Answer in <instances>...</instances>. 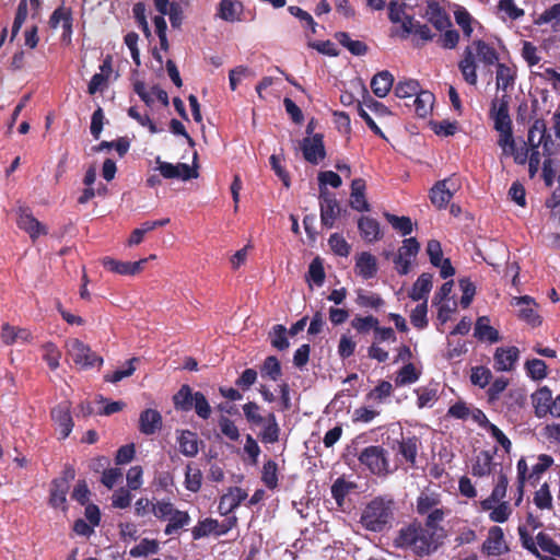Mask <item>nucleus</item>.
Masks as SVG:
<instances>
[{"label": "nucleus", "mask_w": 560, "mask_h": 560, "mask_svg": "<svg viewBox=\"0 0 560 560\" xmlns=\"http://www.w3.org/2000/svg\"><path fill=\"white\" fill-rule=\"evenodd\" d=\"M336 40L347 48L353 56H364L368 52V45L362 40L351 39L348 33L338 32L335 34Z\"/></svg>", "instance_id": "41"}, {"label": "nucleus", "mask_w": 560, "mask_h": 560, "mask_svg": "<svg viewBox=\"0 0 560 560\" xmlns=\"http://www.w3.org/2000/svg\"><path fill=\"white\" fill-rule=\"evenodd\" d=\"M491 378L492 373L488 368L479 365L471 369L470 381L474 385L485 388Z\"/></svg>", "instance_id": "61"}, {"label": "nucleus", "mask_w": 560, "mask_h": 560, "mask_svg": "<svg viewBox=\"0 0 560 560\" xmlns=\"http://www.w3.org/2000/svg\"><path fill=\"white\" fill-rule=\"evenodd\" d=\"M536 541L542 551L560 558V546L548 534L539 532Z\"/></svg>", "instance_id": "60"}, {"label": "nucleus", "mask_w": 560, "mask_h": 560, "mask_svg": "<svg viewBox=\"0 0 560 560\" xmlns=\"http://www.w3.org/2000/svg\"><path fill=\"white\" fill-rule=\"evenodd\" d=\"M515 72L512 68L505 63L498 62L497 65V86L503 91H506L514 84Z\"/></svg>", "instance_id": "54"}, {"label": "nucleus", "mask_w": 560, "mask_h": 560, "mask_svg": "<svg viewBox=\"0 0 560 560\" xmlns=\"http://www.w3.org/2000/svg\"><path fill=\"white\" fill-rule=\"evenodd\" d=\"M440 494L435 492H421L417 499V512L421 515L436 509L440 504Z\"/></svg>", "instance_id": "48"}, {"label": "nucleus", "mask_w": 560, "mask_h": 560, "mask_svg": "<svg viewBox=\"0 0 560 560\" xmlns=\"http://www.w3.org/2000/svg\"><path fill=\"white\" fill-rule=\"evenodd\" d=\"M454 18L457 25L462 28L464 36L470 38L474 31L471 26L474 21L471 14L465 8H458L454 12Z\"/></svg>", "instance_id": "58"}, {"label": "nucleus", "mask_w": 560, "mask_h": 560, "mask_svg": "<svg viewBox=\"0 0 560 560\" xmlns=\"http://www.w3.org/2000/svg\"><path fill=\"white\" fill-rule=\"evenodd\" d=\"M50 416L56 425V430L60 433V438L62 440L68 438L74 425L69 402L63 401L58 404L51 409Z\"/></svg>", "instance_id": "11"}, {"label": "nucleus", "mask_w": 560, "mask_h": 560, "mask_svg": "<svg viewBox=\"0 0 560 560\" xmlns=\"http://www.w3.org/2000/svg\"><path fill=\"white\" fill-rule=\"evenodd\" d=\"M49 26L51 28H57L59 24H62V39L63 40H70L72 36V24H73V16H72V10L71 8L66 7L63 3L58 7L50 15L49 18Z\"/></svg>", "instance_id": "17"}, {"label": "nucleus", "mask_w": 560, "mask_h": 560, "mask_svg": "<svg viewBox=\"0 0 560 560\" xmlns=\"http://www.w3.org/2000/svg\"><path fill=\"white\" fill-rule=\"evenodd\" d=\"M394 510L395 502L393 499L376 497L363 509L360 523L370 532L381 533L387 527H390L394 521Z\"/></svg>", "instance_id": "2"}, {"label": "nucleus", "mask_w": 560, "mask_h": 560, "mask_svg": "<svg viewBox=\"0 0 560 560\" xmlns=\"http://www.w3.org/2000/svg\"><path fill=\"white\" fill-rule=\"evenodd\" d=\"M0 337L4 345L10 346L13 345L18 339L28 341L31 338V332L27 329L18 328L11 326L9 323H4L1 326Z\"/></svg>", "instance_id": "38"}, {"label": "nucleus", "mask_w": 560, "mask_h": 560, "mask_svg": "<svg viewBox=\"0 0 560 560\" xmlns=\"http://www.w3.org/2000/svg\"><path fill=\"white\" fill-rule=\"evenodd\" d=\"M434 100L435 97L432 92L420 90L412 98L416 114L421 118H425L432 112Z\"/></svg>", "instance_id": "35"}, {"label": "nucleus", "mask_w": 560, "mask_h": 560, "mask_svg": "<svg viewBox=\"0 0 560 560\" xmlns=\"http://www.w3.org/2000/svg\"><path fill=\"white\" fill-rule=\"evenodd\" d=\"M532 404L536 417L544 418L548 413L551 415L552 392L547 386L539 387L532 394Z\"/></svg>", "instance_id": "22"}, {"label": "nucleus", "mask_w": 560, "mask_h": 560, "mask_svg": "<svg viewBox=\"0 0 560 560\" xmlns=\"http://www.w3.org/2000/svg\"><path fill=\"white\" fill-rule=\"evenodd\" d=\"M101 262L102 266L110 272L122 276H136L144 269L148 259H140L138 261H120L106 256L102 258Z\"/></svg>", "instance_id": "12"}, {"label": "nucleus", "mask_w": 560, "mask_h": 560, "mask_svg": "<svg viewBox=\"0 0 560 560\" xmlns=\"http://www.w3.org/2000/svg\"><path fill=\"white\" fill-rule=\"evenodd\" d=\"M247 498V492L238 487L230 488L229 492L220 499L218 510L221 515L233 512Z\"/></svg>", "instance_id": "21"}, {"label": "nucleus", "mask_w": 560, "mask_h": 560, "mask_svg": "<svg viewBox=\"0 0 560 560\" xmlns=\"http://www.w3.org/2000/svg\"><path fill=\"white\" fill-rule=\"evenodd\" d=\"M162 427V416L155 410L148 408L140 413L139 431L145 435H152Z\"/></svg>", "instance_id": "25"}, {"label": "nucleus", "mask_w": 560, "mask_h": 560, "mask_svg": "<svg viewBox=\"0 0 560 560\" xmlns=\"http://www.w3.org/2000/svg\"><path fill=\"white\" fill-rule=\"evenodd\" d=\"M524 368L526 374L534 381H540L547 376V364L540 359L527 360Z\"/></svg>", "instance_id": "55"}, {"label": "nucleus", "mask_w": 560, "mask_h": 560, "mask_svg": "<svg viewBox=\"0 0 560 560\" xmlns=\"http://www.w3.org/2000/svg\"><path fill=\"white\" fill-rule=\"evenodd\" d=\"M180 453L187 457H194L198 454V439L195 432L185 430L178 438Z\"/></svg>", "instance_id": "42"}, {"label": "nucleus", "mask_w": 560, "mask_h": 560, "mask_svg": "<svg viewBox=\"0 0 560 560\" xmlns=\"http://www.w3.org/2000/svg\"><path fill=\"white\" fill-rule=\"evenodd\" d=\"M261 481L269 490H275L278 487V464L273 459H268L264 464Z\"/></svg>", "instance_id": "49"}, {"label": "nucleus", "mask_w": 560, "mask_h": 560, "mask_svg": "<svg viewBox=\"0 0 560 560\" xmlns=\"http://www.w3.org/2000/svg\"><path fill=\"white\" fill-rule=\"evenodd\" d=\"M520 359V350L517 347H499L493 355V368L499 372H510L514 370Z\"/></svg>", "instance_id": "14"}, {"label": "nucleus", "mask_w": 560, "mask_h": 560, "mask_svg": "<svg viewBox=\"0 0 560 560\" xmlns=\"http://www.w3.org/2000/svg\"><path fill=\"white\" fill-rule=\"evenodd\" d=\"M419 250L420 244L416 237H409L402 241L398 254L394 257L396 270L400 276H405L410 271V259L415 258Z\"/></svg>", "instance_id": "9"}, {"label": "nucleus", "mask_w": 560, "mask_h": 560, "mask_svg": "<svg viewBox=\"0 0 560 560\" xmlns=\"http://www.w3.org/2000/svg\"><path fill=\"white\" fill-rule=\"evenodd\" d=\"M68 352L73 362L82 369L101 366L103 358L97 355L91 348L79 339H72L68 342Z\"/></svg>", "instance_id": "5"}, {"label": "nucleus", "mask_w": 560, "mask_h": 560, "mask_svg": "<svg viewBox=\"0 0 560 560\" xmlns=\"http://www.w3.org/2000/svg\"><path fill=\"white\" fill-rule=\"evenodd\" d=\"M301 150L306 162L317 165L326 158L324 136L315 133L312 137L304 138L301 142Z\"/></svg>", "instance_id": "10"}, {"label": "nucleus", "mask_w": 560, "mask_h": 560, "mask_svg": "<svg viewBox=\"0 0 560 560\" xmlns=\"http://www.w3.org/2000/svg\"><path fill=\"white\" fill-rule=\"evenodd\" d=\"M173 404L177 411L188 412L194 409L196 415L203 420L211 416V407L206 396L201 392H192L188 384L182 385L174 394Z\"/></svg>", "instance_id": "3"}, {"label": "nucleus", "mask_w": 560, "mask_h": 560, "mask_svg": "<svg viewBox=\"0 0 560 560\" xmlns=\"http://www.w3.org/2000/svg\"><path fill=\"white\" fill-rule=\"evenodd\" d=\"M358 459L373 475L386 476L389 472L388 452L381 445L364 447Z\"/></svg>", "instance_id": "4"}, {"label": "nucleus", "mask_w": 560, "mask_h": 560, "mask_svg": "<svg viewBox=\"0 0 560 560\" xmlns=\"http://www.w3.org/2000/svg\"><path fill=\"white\" fill-rule=\"evenodd\" d=\"M528 145L534 149L542 147V154L550 158L555 153V142L548 133L544 119H536L528 130Z\"/></svg>", "instance_id": "6"}, {"label": "nucleus", "mask_w": 560, "mask_h": 560, "mask_svg": "<svg viewBox=\"0 0 560 560\" xmlns=\"http://www.w3.org/2000/svg\"><path fill=\"white\" fill-rule=\"evenodd\" d=\"M18 226L25 231L35 241L39 235L47 234V229L33 215L30 209L20 208L16 220Z\"/></svg>", "instance_id": "16"}, {"label": "nucleus", "mask_w": 560, "mask_h": 560, "mask_svg": "<svg viewBox=\"0 0 560 560\" xmlns=\"http://www.w3.org/2000/svg\"><path fill=\"white\" fill-rule=\"evenodd\" d=\"M264 429L259 433L262 443L273 444L279 441L280 428L275 413L270 412L264 421Z\"/></svg>", "instance_id": "37"}, {"label": "nucleus", "mask_w": 560, "mask_h": 560, "mask_svg": "<svg viewBox=\"0 0 560 560\" xmlns=\"http://www.w3.org/2000/svg\"><path fill=\"white\" fill-rule=\"evenodd\" d=\"M474 336L479 341H488L495 343L501 340L499 331L490 325L488 316H480L477 318L474 328Z\"/></svg>", "instance_id": "26"}, {"label": "nucleus", "mask_w": 560, "mask_h": 560, "mask_svg": "<svg viewBox=\"0 0 560 560\" xmlns=\"http://www.w3.org/2000/svg\"><path fill=\"white\" fill-rule=\"evenodd\" d=\"M69 488L66 483L52 479L49 490V505L54 509L60 508L63 512H67V493Z\"/></svg>", "instance_id": "32"}, {"label": "nucleus", "mask_w": 560, "mask_h": 560, "mask_svg": "<svg viewBox=\"0 0 560 560\" xmlns=\"http://www.w3.org/2000/svg\"><path fill=\"white\" fill-rule=\"evenodd\" d=\"M360 235L368 243H374L383 237L377 220L371 217H361L358 221Z\"/></svg>", "instance_id": "28"}, {"label": "nucleus", "mask_w": 560, "mask_h": 560, "mask_svg": "<svg viewBox=\"0 0 560 560\" xmlns=\"http://www.w3.org/2000/svg\"><path fill=\"white\" fill-rule=\"evenodd\" d=\"M160 545L156 539L143 538L138 545L130 549V556L133 558L145 557L158 553Z\"/></svg>", "instance_id": "53"}, {"label": "nucleus", "mask_w": 560, "mask_h": 560, "mask_svg": "<svg viewBox=\"0 0 560 560\" xmlns=\"http://www.w3.org/2000/svg\"><path fill=\"white\" fill-rule=\"evenodd\" d=\"M328 244L336 255L341 257L349 256L351 247L342 235L338 233L331 234Z\"/></svg>", "instance_id": "64"}, {"label": "nucleus", "mask_w": 560, "mask_h": 560, "mask_svg": "<svg viewBox=\"0 0 560 560\" xmlns=\"http://www.w3.org/2000/svg\"><path fill=\"white\" fill-rule=\"evenodd\" d=\"M458 68L462 72L464 80L470 84H477V65L475 61V52L471 46H467L464 50L462 60L458 62Z\"/></svg>", "instance_id": "24"}, {"label": "nucleus", "mask_w": 560, "mask_h": 560, "mask_svg": "<svg viewBox=\"0 0 560 560\" xmlns=\"http://www.w3.org/2000/svg\"><path fill=\"white\" fill-rule=\"evenodd\" d=\"M191 522V518L186 511H180L175 509L173 514L168 517V523L166 524L164 528L165 535H174L178 534V532L184 528L185 526H188Z\"/></svg>", "instance_id": "39"}, {"label": "nucleus", "mask_w": 560, "mask_h": 560, "mask_svg": "<svg viewBox=\"0 0 560 560\" xmlns=\"http://www.w3.org/2000/svg\"><path fill=\"white\" fill-rule=\"evenodd\" d=\"M394 84V75L387 71L383 70L376 73L371 80V89L375 96L383 98L385 97Z\"/></svg>", "instance_id": "31"}, {"label": "nucleus", "mask_w": 560, "mask_h": 560, "mask_svg": "<svg viewBox=\"0 0 560 560\" xmlns=\"http://www.w3.org/2000/svg\"><path fill=\"white\" fill-rule=\"evenodd\" d=\"M421 90L417 80L399 81L395 86V95L402 100H412Z\"/></svg>", "instance_id": "51"}, {"label": "nucleus", "mask_w": 560, "mask_h": 560, "mask_svg": "<svg viewBox=\"0 0 560 560\" xmlns=\"http://www.w3.org/2000/svg\"><path fill=\"white\" fill-rule=\"evenodd\" d=\"M442 544L435 532L422 526L420 522H411L397 530L393 546L397 549L409 550L415 556H430Z\"/></svg>", "instance_id": "1"}, {"label": "nucleus", "mask_w": 560, "mask_h": 560, "mask_svg": "<svg viewBox=\"0 0 560 560\" xmlns=\"http://www.w3.org/2000/svg\"><path fill=\"white\" fill-rule=\"evenodd\" d=\"M415 392L418 396L417 406L420 409L431 406L438 399V389L435 387L423 386Z\"/></svg>", "instance_id": "59"}, {"label": "nucleus", "mask_w": 560, "mask_h": 560, "mask_svg": "<svg viewBox=\"0 0 560 560\" xmlns=\"http://www.w3.org/2000/svg\"><path fill=\"white\" fill-rule=\"evenodd\" d=\"M384 218L392 224L393 229L398 231L402 236L411 234L413 230L412 221L409 217H398L389 212L384 213Z\"/></svg>", "instance_id": "50"}, {"label": "nucleus", "mask_w": 560, "mask_h": 560, "mask_svg": "<svg viewBox=\"0 0 560 560\" xmlns=\"http://www.w3.org/2000/svg\"><path fill=\"white\" fill-rule=\"evenodd\" d=\"M459 288L463 292V295L460 298V305L463 308H467L470 306L474 296L476 294V287L470 281L469 278H462L458 280Z\"/></svg>", "instance_id": "63"}, {"label": "nucleus", "mask_w": 560, "mask_h": 560, "mask_svg": "<svg viewBox=\"0 0 560 560\" xmlns=\"http://www.w3.org/2000/svg\"><path fill=\"white\" fill-rule=\"evenodd\" d=\"M470 46L475 52V59L478 58L485 66H492L498 62L499 55L497 50L485 40H474Z\"/></svg>", "instance_id": "30"}, {"label": "nucleus", "mask_w": 560, "mask_h": 560, "mask_svg": "<svg viewBox=\"0 0 560 560\" xmlns=\"http://www.w3.org/2000/svg\"><path fill=\"white\" fill-rule=\"evenodd\" d=\"M288 335V329L283 325H275L269 332L271 346L279 351L287 350L290 346Z\"/></svg>", "instance_id": "47"}, {"label": "nucleus", "mask_w": 560, "mask_h": 560, "mask_svg": "<svg viewBox=\"0 0 560 560\" xmlns=\"http://www.w3.org/2000/svg\"><path fill=\"white\" fill-rule=\"evenodd\" d=\"M219 528V522L214 518H205L203 521H199L198 524L191 529V535L195 540H198L202 537L209 536L210 534H215Z\"/></svg>", "instance_id": "52"}, {"label": "nucleus", "mask_w": 560, "mask_h": 560, "mask_svg": "<svg viewBox=\"0 0 560 560\" xmlns=\"http://www.w3.org/2000/svg\"><path fill=\"white\" fill-rule=\"evenodd\" d=\"M509 550L504 541V534L501 527L492 526L489 529L488 538L482 544V551L488 556H501Z\"/></svg>", "instance_id": "19"}, {"label": "nucleus", "mask_w": 560, "mask_h": 560, "mask_svg": "<svg viewBox=\"0 0 560 560\" xmlns=\"http://www.w3.org/2000/svg\"><path fill=\"white\" fill-rule=\"evenodd\" d=\"M355 272L363 279L368 280L377 273V260L369 252H362L355 257Z\"/></svg>", "instance_id": "27"}, {"label": "nucleus", "mask_w": 560, "mask_h": 560, "mask_svg": "<svg viewBox=\"0 0 560 560\" xmlns=\"http://www.w3.org/2000/svg\"><path fill=\"white\" fill-rule=\"evenodd\" d=\"M493 456L489 451H481L471 467V474L476 477H485L491 474Z\"/></svg>", "instance_id": "40"}, {"label": "nucleus", "mask_w": 560, "mask_h": 560, "mask_svg": "<svg viewBox=\"0 0 560 560\" xmlns=\"http://www.w3.org/2000/svg\"><path fill=\"white\" fill-rule=\"evenodd\" d=\"M260 374L262 377H267L273 382H277L282 376V368L279 359L276 355L267 357L261 366Z\"/></svg>", "instance_id": "44"}, {"label": "nucleus", "mask_w": 560, "mask_h": 560, "mask_svg": "<svg viewBox=\"0 0 560 560\" xmlns=\"http://www.w3.org/2000/svg\"><path fill=\"white\" fill-rule=\"evenodd\" d=\"M514 304L520 307V319L526 322L532 327H538L541 325V316L537 313V304L532 296L523 295L514 298Z\"/></svg>", "instance_id": "15"}, {"label": "nucleus", "mask_w": 560, "mask_h": 560, "mask_svg": "<svg viewBox=\"0 0 560 560\" xmlns=\"http://www.w3.org/2000/svg\"><path fill=\"white\" fill-rule=\"evenodd\" d=\"M410 34H413V44L416 47L422 46L424 43L432 40L435 36L427 24H421L416 21L413 16L406 15L401 25L400 38L406 39Z\"/></svg>", "instance_id": "8"}, {"label": "nucleus", "mask_w": 560, "mask_h": 560, "mask_svg": "<svg viewBox=\"0 0 560 560\" xmlns=\"http://www.w3.org/2000/svg\"><path fill=\"white\" fill-rule=\"evenodd\" d=\"M533 502L539 510H552L553 498L551 494L550 486L548 482H544L539 489L534 492Z\"/></svg>", "instance_id": "46"}, {"label": "nucleus", "mask_w": 560, "mask_h": 560, "mask_svg": "<svg viewBox=\"0 0 560 560\" xmlns=\"http://www.w3.org/2000/svg\"><path fill=\"white\" fill-rule=\"evenodd\" d=\"M432 279L433 276L431 273H421L411 288L409 293L410 299L413 301L423 300V302H427L428 294L432 289Z\"/></svg>", "instance_id": "33"}, {"label": "nucleus", "mask_w": 560, "mask_h": 560, "mask_svg": "<svg viewBox=\"0 0 560 560\" xmlns=\"http://www.w3.org/2000/svg\"><path fill=\"white\" fill-rule=\"evenodd\" d=\"M243 10V4L238 0H221L219 3L218 15L228 22L237 20Z\"/></svg>", "instance_id": "43"}, {"label": "nucleus", "mask_w": 560, "mask_h": 560, "mask_svg": "<svg viewBox=\"0 0 560 560\" xmlns=\"http://www.w3.org/2000/svg\"><path fill=\"white\" fill-rule=\"evenodd\" d=\"M420 376L421 371L413 363L408 362L396 372L394 382L397 387H402L416 383Z\"/></svg>", "instance_id": "36"}, {"label": "nucleus", "mask_w": 560, "mask_h": 560, "mask_svg": "<svg viewBox=\"0 0 560 560\" xmlns=\"http://www.w3.org/2000/svg\"><path fill=\"white\" fill-rule=\"evenodd\" d=\"M534 24L538 26L549 24L552 32L560 33V2L551 5L536 16Z\"/></svg>", "instance_id": "34"}, {"label": "nucleus", "mask_w": 560, "mask_h": 560, "mask_svg": "<svg viewBox=\"0 0 560 560\" xmlns=\"http://www.w3.org/2000/svg\"><path fill=\"white\" fill-rule=\"evenodd\" d=\"M423 16L440 32L452 26L446 11L434 0L427 1Z\"/></svg>", "instance_id": "18"}, {"label": "nucleus", "mask_w": 560, "mask_h": 560, "mask_svg": "<svg viewBox=\"0 0 560 560\" xmlns=\"http://www.w3.org/2000/svg\"><path fill=\"white\" fill-rule=\"evenodd\" d=\"M202 483V472L198 467L187 465L185 472V486L191 492H198Z\"/></svg>", "instance_id": "56"}, {"label": "nucleus", "mask_w": 560, "mask_h": 560, "mask_svg": "<svg viewBox=\"0 0 560 560\" xmlns=\"http://www.w3.org/2000/svg\"><path fill=\"white\" fill-rule=\"evenodd\" d=\"M319 208H320V222L327 228L331 229L336 219L340 215L341 208L336 198V195L327 189V187L319 188Z\"/></svg>", "instance_id": "7"}, {"label": "nucleus", "mask_w": 560, "mask_h": 560, "mask_svg": "<svg viewBox=\"0 0 560 560\" xmlns=\"http://www.w3.org/2000/svg\"><path fill=\"white\" fill-rule=\"evenodd\" d=\"M456 186L451 178L439 180L430 189V200L438 209H443L453 198Z\"/></svg>", "instance_id": "13"}, {"label": "nucleus", "mask_w": 560, "mask_h": 560, "mask_svg": "<svg viewBox=\"0 0 560 560\" xmlns=\"http://www.w3.org/2000/svg\"><path fill=\"white\" fill-rule=\"evenodd\" d=\"M393 393V385L388 381H381L377 386H375L372 390L369 392L366 398L370 400H375L377 402H383L386 398H388Z\"/></svg>", "instance_id": "62"}, {"label": "nucleus", "mask_w": 560, "mask_h": 560, "mask_svg": "<svg viewBox=\"0 0 560 560\" xmlns=\"http://www.w3.org/2000/svg\"><path fill=\"white\" fill-rule=\"evenodd\" d=\"M365 180L355 178L351 183L350 206L352 209L363 212L370 211V203L365 198Z\"/></svg>", "instance_id": "29"}, {"label": "nucleus", "mask_w": 560, "mask_h": 560, "mask_svg": "<svg viewBox=\"0 0 560 560\" xmlns=\"http://www.w3.org/2000/svg\"><path fill=\"white\" fill-rule=\"evenodd\" d=\"M355 483L347 481L343 477H339L331 486V497L338 506H342L346 497L355 488Z\"/></svg>", "instance_id": "45"}, {"label": "nucleus", "mask_w": 560, "mask_h": 560, "mask_svg": "<svg viewBox=\"0 0 560 560\" xmlns=\"http://www.w3.org/2000/svg\"><path fill=\"white\" fill-rule=\"evenodd\" d=\"M508 485V476L501 469L498 475L497 483L492 489L491 494L480 502L481 509L483 511H490L493 508V505H495L498 502L503 501V499L506 495Z\"/></svg>", "instance_id": "23"}, {"label": "nucleus", "mask_w": 560, "mask_h": 560, "mask_svg": "<svg viewBox=\"0 0 560 560\" xmlns=\"http://www.w3.org/2000/svg\"><path fill=\"white\" fill-rule=\"evenodd\" d=\"M510 128H512V121L509 114V105L508 102L501 101L494 114V129L502 130Z\"/></svg>", "instance_id": "57"}, {"label": "nucleus", "mask_w": 560, "mask_h": 560, "mask_svg": "<svg viewBox=\"0 0 560 560\" xmlns=\"http://www.w3.org/2000/svg\"><path fill=\"white\" fill-rule=\"evenodd\" d=\"M420 447L421 441L418 436L411 435L410 433L407 435L401 433V439L398 441V454H400L410 466L416 465Z\"/></svg>", "instance_id": "20"}]
</instances>
